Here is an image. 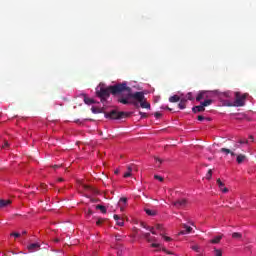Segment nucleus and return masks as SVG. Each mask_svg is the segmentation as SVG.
Returning <instances> with one entry per match:
<instances>
[{"label": "nucleus", "instance_id": "obj_15", "mask_svg": "<svg viewBox=\"0 0 256 256\" xmlns=\"http://www.w3.org/2000/svg\"><path fill=\"white\" fill-rule=\"evenodd\" d=\"M247 159V156H245L244 154H239L236 158V161L239 165H241V163H243V161H245Z\"/></svg>", "mask_w": 256, "mask_h": 256}, {"label": "nucleus", "instance_id": "obj_47", "mask_svg": "<svg viewBox=\"0 0 256 256\" xmlns=\"http://www.w3.org/2000/svg\"><path fill=\"white\" fill-rule=\"evenodd\" d=\"M93 215V210L89 209L88 212H86L87 217H91Z\"/></svg>", "mask_w": 256, "mask_h": 256}, {"label": "nucleus", "instance_id": "obj_57", "mask_svg": "<svg viewBox=\"0 0 256 256\" xmlns=\"http://www.w3.org/2000/svg\"><path fill=\"white\" fill-rule=\"evenodd\" d=\"M58 181H59V182L63 181V178H59Z\"/></svg>", "mask_w": 256, "mask_h": 256}, {"label": "nucleus", "instance_id": "obj_20", "mask_svg": "<svg viewBox=\"0 0 256 256\" xmlns=\"http://www.w3.org/2000/svg\"><path fill=\"white\" fill-rule=\"evenodd\" d=\"M232 239H243V234L239 233V232H234L232 233Z\"/></svg>", "mask_w": 256, "mask_h": 256}, {"label": "nucleus", "instance_id": "obj_13", "mask_svg": "<svg viewBox=\"0 0 256 256\" xmlns=\"http://www.w3.org/2000/svg\"><path fill=\"white\" fill-rule=\"evenodd\" d=\"M222 239H223V235H218L214 237L212 240H210V243H212L213 245H217L218 243L221 242Z\"/></svg>", "mask_w": 256, "mask_h": 256}, {"label": "nucleus", "instance_id": "obj_38", "mask_svg": "<svg viewBox=\"0 0 256 256\" xmlns=\"http://www.w3.org/2000/svg\"><path fill=\"white\" fill-rule=\"evenodd\" d=\"M148 231H150L152 233V235H157V232L155 231V227H150V229H148Z\"/></svg>", "mask_w": 256, "mask_h": 256}, {"label": "nucleus", "instance_id": "obj_18", "mask_svg": "<svg viewBox=\"0 0 256 256\" xmlns=\"http://www.w3.org/2000/svg\"><path fill=\"white\" fill-rule=\"evenodd\" d=\"M145 213H146V215H149L150 217H155L157 215V211L156 210H151L149 208L145 209Z\"/></svg>", "mask_w": 256, "mask_h": 256}, {"label": "nucleus", "instance_id": "obj_35", "mask_svg": "<svg viewBox=\"0 0 256 256\" xmlns=\"http://www.w3.org/2000/svg\"><path fill=\"white\" fill-rule=\"evenodd\" d=\"M10 237H16V238H19V237H21V234H20V233H18V232H13V233H11V234H10Z\"/></svg>", "mask_w": 256, "mask_h": 256}, {"label": "nucleus", "instance_id": "obj_30", "mask_svg": "<svg viewBox=\"0 0 256 256\" xmlns=\"http://www.w3.org/2000/svg\"><path fill=\"white\" fill-rule=\"evenodd\" d=\"M213 177V170L209 169L207 174H206V179H208V181Z\"/></svg>", "mask_w": 256, "mask_h": 256}, {"label": "nucleus", "instance_id": "obj_45", "mask_svg": "<svg viewBox=\"0 0 256 256\" xmlns=\"http://www.w3.org/2000/svg\"><path fill=\"white\" fill-rule=\"evenodd\" d=\"M154 116H155L156 119H160L162 114H161V112H156V113H154Z\"/></svg>", "mask_w": 256, "mask_h": 256}, {"label": "nucleus", "instance_id": "obj_27", "mask_svg": "<svg viewBox=\"0 0 256 256\" xmlns=\"http://www.w3.org/2000/svg\"><path fill=\"white\" fill-rule=\"evenodd\" d=\"M184 99H187V101H194L195 98H193V93L189 92Z\"/></svg>", "mask_w": 256, "mask_h": 256}, {"label": "nucleus", "instance_id": "obj_8", "mask_svg": "<svg viewBox=\"0 0 256 256\" xmlns=\"http://www.w3.org/2000/svg\"><path fill=\"white\" fill-rule=\"evenodd\" d=\"M192 111H193V113H203V111H205V108H204L203 104H200L198 106H194L192 108Z\"/></svg>", "mask_w": 256, "mask_h": 256}, {"label": "nucleus", "instance_id": "obj_21", "mask_svg": "<svg viewBox=\"0 0 256 256\" xmlns=\"http://www.w3.org/2000/svg\"><path fill=\"white\" fill-rule=\"evenodd\" d=\"M92 113H105V107H102V108H92Z\"/></svg>", "mask_w": 256, "mask_h": 256}, {"label": "nucleus", "instance_id": "obj_36", "mask_svg": "<svg viewBox=\"0 0 256 256\" xmlns=\"http://www.w3.org/2000/svg\"><path fill=\"white\" fill-rule=\"evenodd\" d=\"M119 203H123L124 205H127V198L126 197L120 198Z\"/></svg>", "mask_w": 256, "mask_h": 256}, {"label": "nucleus", "instance_id": "obj_24", "mask_svg": "<svg viewBox=\"0 0 256 256\" xmlns=\"http://www.w3.org/2000/svg\"><path fill=\"white\" fill-rule=\"evenodd\" d=\"M155 229L160 231V233H165V228L161 224H156Z\"/></svg>", "mask_w": 256, "mask_h": 256}, {"label": "nucleus", "instance_id": "obj_14", "mask_svg": "<svg viewBox=\"0 0 256 256\" xmlns=\"http://www.w3.org/2000/svg\"><path fill=\"white\" fill-rule=\"evenodd\" d=\"M207 97V92L205 91H201L197 97H196V101H203V99H205Z\"/></svg>", "mask_w": 256, "mask_h": 256}, {"label": "nucleus", "instance_id": "obj_42", "mask_svg": "<svg viewBox=\"0 0 256 256\" xmlns=\"http://www.w3.org/2000/svg\"><path fill=\"white\" fill-rule=\"evenodd\" d=\"M154 179H157V180L160 181V182H163V181H164L163 177H161V176H159V175H155V176H154Z\"/></svg>", "mask_w": 256, "mask_h": 256}, {"label": "nucleus", "instance_id": "obj_9", "mask_svg": "<svg viewBox=\"0 0 256 256\" xmlns=\"http://www.w3.org/2000/svg\"><path fill=\"white\" fill-rule=\"evenodd\" d=\"M220 153H225V155H231L232 157H235V152L229 148H221Z\"/></svg>", "mask_w": 256, "mask_h": 256}, {"label": "nucleus", "instance_id": "obj_2", "mask_svg": "<svg viewBox=\"0 0 256 256\" xmlns=\"http://www.w3.org/2000/svg\"><path fill=\"white\" fill-rule=\"evenodd\" d=\"M249 97V94L241 92H235V101L233 103H228L227 107H245V101Z\"/></svg>", "mask_w": 256, "mask_h": 256}, {"label": "nucleus", "instance_id": "obj_49", "mask_svg": "<svg viewBox=\"0 0 256 256\" xmlns=\"http://www.w3.org/2000/svg\"><path fill=\"white\" fill-rule=\"evenodd\" d=\"M162 251H164V253H167L168 255H173V253L167 251V249L163 248Z\"/></svg>", "mask_w": 256, "mask_h": 256}, {"label": "nucleus", "instance_id": "obj_52", "mask_svg": "<svg viewBox=\"0 0 256 256\" xmlns=\"http://www.w3.org/2000/svg\"><path fill=\"white\" fill-rule=\"evenodd\" d=\"M52 167H53V169H59V167H61V166L60 165H54Z\"/></svg>", "mask_w": 256, "mask_h": 256}, {"label": "nucleus", "instance_id": "obj_40", "mask_svg": "<svg viewBox=\"0 0 256 256\" xmlns=\"http://www.w3.org/2000/svg\"><path fill=\"white\" fill-rule=\"evenodd\" d=\"M139 115L141 116V119H146L147 113L145 112H139Z\"/></svg>", "mask_w": 256, "mask_h": 256}, {"label": "nucleus", "instance_id": "obj_41", "mask_svg": "<svg viewBox=\"0 0 256 256\" xmlns=\"http://www.w3.org/2000/svg\"><path fill=\"white\" fill-rule=\"evenodd\" d=\"M156 163H158V167L161 166V163H163V160L161 158H155Z\"/></svg>", "mask_w": 256, "mask_h": 256}, {"label": "nucleus", "instance_id": "obj_7", "mask_svg": "<svg viewBox=\"0 0 256 256\" xmlns=\"http://www.w3.org/2000/svg\"><path fill=\"white\" fill-rule=\"evenodd\" d=\"M39 247H41L39 243H32L28 245V250L30 251V253H33V251H39Z\"/></svg>", "mask_w": 256, "mask_h": 256}, {"label": "nucleus", "instance_id": "obj_11", "mask_svg": "<svg viewBox=\"0 0 256 256\" xmlns=\"http://www.w3.org/2000/svg\"><path fill=\"white\" fill-rule=\"evenodd\" d=\"M133 169H135V164L127 166V172L124 174V177H131V173H133Z\"/></svg>", "mask_w": 256, "mask_h": 256}, {"label": "nucleus", "instance_id": "obj_46", "mask_svg": "<svg viewBox=\"0 0 256 256\" xmlns=\"http://www.w3.org/2000/svg\"><path fill=\"white\" fill-rule=\"evenodd\" d=\"M151 247H153V248H159V247H161V244H159V243H152V244H151Z\"/></svg>", "mask_w": 256, "mask_h": 256}, {"label": "nucleus", "instance_id": "obj_51", "mask_svg": "<svg viewBox=\"0 0 256 256\" xmlns=\"http://www.w3.org/2000/svg\"><path fill=\"white\" fill-rule=\"evenodd\" d=\"M250 141L253 143L255 141V138L253 136H249Z\"/></svg>", "mask_w": 256, "mask_h": 256}, {"label": "nucleus", "instance_id": "obj_44", "mask_svg": "<svg viewBox=\"0 0 256 256\" xmlns=\"http://www.w3.org/2000/svg\"><path fill=\"white\" fill-rule=\"evenodd\" d=\"M141 227H143V229H147V231H149V229L151 228V227H149V226H147L145 223H143V222H141Z\"/></svg>", "mask_w": 256, "mask_h": 256}, {"label": "nucleus", "instance_id": "obj_31", "mask_svg": "<svg viewBox=\"0 0 256 256\" xmlns=\"http://www.w3.org/2000/svg\"><path fill=\"white\" fill-rule=\"evenodd\" d=\"M116 225H119V227H123V225H125V221L123 220V218L116 220Z\"/></svg>", "mask_w": 256, "mask_h": 256}, {"label": "nucleus", "instance_id": "obj_28", "mask_svg": "<svg viewBox=\"0 0 256 256\" xmlns=\"http://www.w3.org/2000/svg\"><path fill=\"white\" fill-rule=\"evenodd\" d=\"M238 144L239 145H248L249 144V140H247V139H240L238 141Z\"/></svg>", "mask_w": 256, "mask_h": 256}, {"label": "nucleus", "instance_id": "obj_12", "mask_svg": "<svg viewBox=\"0 0 256 256\" xmlns=\"http://www.w3.org/2000/svg\"><path fill=\"white\" fill-rule=\"evenodd\" d=\"M11 203H13V201L11 200H5V199H0V207H9V205H11Z\"/></svg>", "mask_w": 256, "mask_h": 256}, {"label": "nucleus", "instance_id": "obj_32", "mask_svg": "<svg viewBox=\"0 0 256 256\" xmlns=\"http://www.w3.org/2000/svg\"><path fill=\"white\" fill-rule=\"evenodd\" d=\"M160 236L163 237L164 241H166L168 243H169V241H173V239L171 237L165 236V234H163V233H160Z\"/></svg>", "mask_w": 256, "mask_h": 256}, {"label": "nucleus", "instance_id": "obj_17", "mask_svg": "<svg viewBox=\"0 0 256 256\" xmlns=\"http://www.w3.org/2000/svg\"><path fill=\"white\" fill-rule=\"evenodd\" d=\"M178 101H181V97L179 95H174L169 98L170 103H178Z\"/></svg>", "mask_w": 256, "mask_h": 256}, {"label": "nucleus", "instance_id": "obj_43", "mask_svg": "<svg viewBox=\"0 0 256 256\" xmlns=\"http://www.w3.org/2000/svg\"><path fill=\"white\" fill-rule=\"evenodd\" d=\"M40 189H42V191H47V184H41L40 185Z\"/></svg>", "mask_w": 256, "mask_h": 256}, {"label": "nucleus", "instance_id": "obj_33", "mask_svg": "<svg viewBox=\"0 0 256 256\" xmlns=\"http://www.w3.org/2000/svg\"><path fill=\"white\" fill-rule=\"evenodd\" d=\"M103 223H105V219H103V218H98V220L96 221V225H98V226L103 225Z\"/></svg>", "mask_w": 256, "mask_h": 256}, {"label": "nucleus", "instance_id": "obj_5", "mask_svg": "<svg viewBox=\"0 0 256 256\" xmlns=\"http://www.w3.org/2000/svg\"><path fill=\"white\" fill-rule=\"evenodd\" d=\"M216 183H217L220 191H222V193H229V189L227 187H225V183H223L221 181V179L218 178Z\"/></svg>", "mask_w": 256, "mask_h": 256}, {"label": "nucleus", "instance_id": "obj_37", "mask_svg": "<svg viewBox=\"0 0 256 256\" xmlns=\"http://www.w3.org/2000/svg\"><path fill=\"white\" fill-rule=\"evenodd\" d=\"M237 149H241V145L239 144V142L234 145L232 151H237Z\"/></svg>", "mask_w": 256, "mask_h": 256}, {"label": "nucleus", "instance_id": "obj_55", "mask_svg": "<svg viewBox=\"0 0 256 256\" xmlns=\"http://www.w3.org/2000/svg\"><path fill=\"white\" fill-rule=\"evenodd\" d=\"M120 211H125V208L123 206H121Z\"/></svg>", "mask_w": 256, "mask_h": 256}, {"label": "nucleus", "instance_id": "obj_19", "mask_svg": "<svg viewBox=\"0 0 256 256\" xmlns=\"http://www.w3.org/2000/svg\"><path fill=\"white\" fill-rule=\"evenodd\" d=\"M200 104H202V106H204V109H205V107H209V105L213 104V100L212 99H207V100L201 102Z\"/></svg>", "mask_w": 256, "mask_h": 256}, {"label": "nucleus", "instance_id": "obj_16", "mask_svg": "<svg viewBox=\"0 0 256 256\" xmlns=\"http://www.w3.org/2000/svg\"><path fill=\"white\" fill-rule=\"evenodd\" d=\"M143 237L146 239V241H148V243L156 241L155 237L151 238V233H143Z\"/></svg>", "mask_w": 256, "mask_h": 256}, {"label": "nucleus", "instance_id": "obj_58", "mask_svg": "<svg viewBox=\"0 0 256 256\" xmlns=\"http://www.w3.org/2000/svg\"><path fill=\"white\" fill-rule=\"evenodd\" d=\"M198 256H203V255H198Z\"/></svg>", "mask_w": 256, "mask_h": 256}, {"label": "nucleus", "instance_id": "obj_1", "mask_svg": "<svg viewBox=\"0 0 256 256\" xmlns=\"http://www.w3.org/2000/svg\"><path fill=\"white\" fill-rule=\"evenodd\" d=\"M113 95H120L118 97V103L122 105H134L137 109H151V103L147 102L144 92H132L131 87L127 86V82H122L113 86H99L96 88V97H98L105 105L107 99Z\"/></svg>", "mask_w": 256, "mask_h": 256}, {"label": "nucleus", "instance_id": "obj_6", "mask_svg": "<svg viewBox=\"0 0 256 256\" xmlns=\"http://www.w3.org/2000/svg\"><path fill=\"white\" fill-rule=\"evenodd\" d=\"M183 229L179 232V235H187L188 233H191L193 231V228L191 226H188L187 224L182 225Z\"/></svg>", "mask_w": 256, "mask_h": 256}, {"label": "nucleus", "instance_id": "obj_34", "mask_svg": "<svg viewBox=\"0 0 256 256\" xmlns=\"http://www.w3.org/2000/svg\"><path fill=\"white\" fill-rule=\"evenodd\" d=\"M205 119L206 121H211V118H205L204 116H201V115L198 116V121H205Z\"/></svg>", "mask_w": 256, "mask_h": 256}, {"label": "nucleus", "instance_id": "obj_4", "mask_svg": "<svg viewBox=\"0 0 256 256\" xmlns=\"http://www.w3.org/2000/svg\"><path fill=\"white\" fill-rule=\"evenodd\" d=\"M188 201L185 198H180L178 200H175L172 202L173 207H176V209H185L188 205Z\"/></svg>", "mask_w": 256, "mask_h": 256}, {"label": "nucleus", "instance_id": "obj_53", "mask_svg": "<svg viewBox=\"0 0 256 256\" xmlns=\"http://www.w3.org/2000/svg\"><path fill=\"white\" fill-rule=\"evenodd\" d=\"M115 175H119V170L114 171Z\"/></svg>", "mask_w": 256, "mask_h": 256}, {"label": "nucleus", "instance_id": "obj_50", "mask_svg": "<svg viewBox=\"0 0 256 256\" xmlns=\"http://www.w3.org/2000/svg\"><path fill=\"white\" fill-rule=\"evenodd\" d=\"M224 96H225V97H231V93H230V92H225V93H224Z\"/></svg>", "mask_w": 256, "mask_h": 256}, {"label": "nucleus", "instance_id": "obj_10", "mask_svg": "<svg viewBox=\"0 0 256 256\" xmlns=\"http://www.w3.org/2000/svg\"><path fill=\"white\" fill-rule=\"evenodd\" d=\"M178 107L179 109H186L187 107V98H180Z\"/></svg>", "mask_w": 256, "mask_h": 256}, {"label": "nucleus", "instance_id": "obj_29", "mask_svg": "<svg viewBox=\"0 0 256 256\" xmlns=\"http://www.w3.org/2000/svg\"><path fill=\"white\" fill-rule=\"evenodd\" d=\"M9 147H11V144L9 143V141L4 140V144L2 145V149H9Z\"/></svg>", "mask_w": 256, "mask_h": 256}, {"label": "nucleus", "instance_id": "obj_48", "mask_svg": "<svg viewBox=\"0 0 256 256\" xmlns=\"http://www.w3.org/2000/svg\"><path fill=\"white\" fill-rule=\"evenodd\" d=\"M113 217H114V220H115L116 222L119 221L120 218H121V216H119V215H117V214H114Z\"/></svg>", "mask_w": 256, "mask_h": 256}, {"label": "nucleus", "instance_id": "obj_25", "mask_svg": "<svg viewBox=\"0 0 256 256\" xmlns=\"http://www.w3.org/2000/svg\"><path fill=\"white\" fill-rule=\"evenodd\" d=\"M127 236L121 234H115V241H123Z\"/></svg>", "mask_w": 256, "mask_h": 256}, {"label": "nucleus", "instance_id": "obj_56", "mask_svg": "<svg viewBox=\"0 0 256 256\" xmlns=\"http://www.w3.org/2000/svg\"><path fill=\"white\" fill-rule=\"evenodd\" d=\"M22 235H27V231H23V232H22Z\"/></svg>", "mask_w": 256, "mask_h": 256}, {"label": "nucleus", "instance_id": "obj_39", "mask_svg": "<svg viewBox=\"0 0 256 256\" xmlns=\"http://www.w3.org/2000/svg\"><path fill=\"white\" fill-rule=\"evenodd\" d=\"M191 249H192L193 251H196V253H199V246H198V245L192 246Z\"/></svg>", "mask_w": 256, "mask_h": 256}, {"label": "nucleus", "instance_id": "obj_54", "mask_svg": "<svg viewBox=\"0 0 256 256\" xmlns=\"http://www.w3.org/2000/svg\"><path fill=\"white\" fill-rule=\"evenodd\" d=\"M165 109H168V111H172V109L169 108V106H166Z\"/></svg>", "mask_w": 256, "mask_h": 256}, {"label": "nucleus", "instance_id": "obj_3", "mask_svg": "<svg viewBox=\"0 0 256 256\" xmlns=\"http://www.w3.org/2000/svg\"><path fill=\"white\" fill-rule=\"evenodd\" d=\"M106 119H124L127 117L126 112H117V110H112L110 113L104 112Z\"/></svg>", "mask_w": 256, "mask_h": 256}, {"label": "nucleus", "instance_id": "obj_23", "mask_svg": "<svg viewBox=\"0 0 256 256\" xmlns=\"http://www.w3.org/2000/svg\"><path fill=\"white\" fill-rule=\"evenodd\" d=\"M96 209H98L99 211H101V213H107V208H105V206L103 205H96Z\"/></svg>", "mask_w": 256, "mask_h": 256}, {"label": "nucleus", "instance_id": "obj_26", "mask_svg": "<svg viewBox=\"0 0 256 256\" xmlns=\"http://www.w3.org/2000/svg\"><path fill=\"white\" fill-rule=\"evenodd\" d=\"M84 102L86 103V105H93V103H95V100L91 98H84Z\"/></svg>", "mask_w": 256, "mask_h": 256}, {"label": "nucleus", "instance_id": "obj_22", "mask_svg": "<svg viewBox=\"0 0 256 256\" xmlns=\"http://www.w3.org/2000/svg\"><path fill=\"white\" fill-rule=\"evenodd\" d=\"M213 255L214 256H223V250L214 248Z\"/></svg>", "mask_w": 256, "mask_h": 256}]
</instances>
